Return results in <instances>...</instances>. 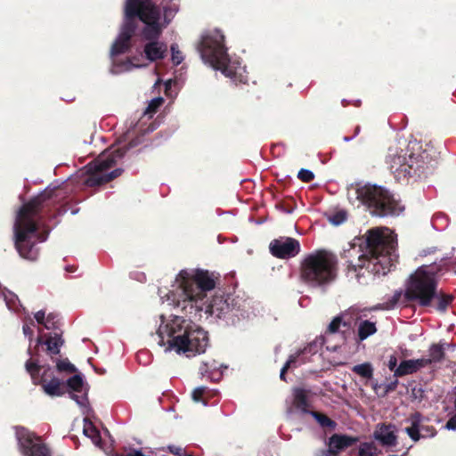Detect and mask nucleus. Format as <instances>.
<instances>
[{"instance_id":"49","label":"nucleus","mask_w":456,"mask_h":456,"mask_svg":"<svg viewBox=\"0 0 456 456\" xmlns=\"http://www.w3.org/2000/svg\"><path fill=\"white\" fill-rule=\"evenodd\" d=\"M79 209L78 208H76V209H72L71 210V215H77L78 213Z\"/></svg>"},{"instance_id":"15","label":"nucleus","mask_w":456,"mask_h":456,"mask_svg":"<svg viewBox=\"0 0 456 456\" xmlns=\"http://www.w3.org/2000/svg\"><path fill=\"white\" fill-rule=\"evenodd\" d=\"M27 371L30 374L34 384H40L44 393L51 397H59L64 395V383L61 379L56 377H53L47 380L44 375L42 377H37L40 372V367L37 363L31 361H28L25 364Z\"/></svg>"},{"instance_id":"38","label":"nucleus","mask_w":456,"mask_h":456,"mask_svg":"<svg viewBox=\"0 0 456 456\" xmlns=\"http://www.w3.org/2000/svg\"><path fill=\"white\" fill-rule=\"evenodd\" d=\"M328 220L334 225H340L346 220V213L345 211H338L329 216Z\"/></svg>"},{"instance_id":"18","label":"nucleus","mask_w":456,"mask_h":456,"mask_svg":"<svg viewBox=\"0 0 456 456\" xmlns=\"http://www.w3.org/2000/svg\"><path fill=\"white\" fill-rule=\"evenodd\" d=\"M69 388V397L80 407L83 413L89 411L87 388L81 374H76L67 380Z\"/></svg>"},{"instance_id":"6","label":"nucleus","mask_w":456,"mask_h":456,"mask_svg":"<svg viewBox=\"0 0 456 456\" xmlns=\"http://www.w3.org/2000/svg\"><path fill=\"white\" fill-rule=\"evenodd\" d=\"M416 141L409 142L406 149L389 148L387 164L398 181L408 176L426 177L431 174L436 165V151L433 148L421 150Z\"/></svg>"},{"instance_id":"45","label":"nucleus","mask_w":456,"mask_h":456,"mask_svg":"<svg viewBox=\"0 0 456 456\" xmlns=\"http://www.w3.org/2000/svg\"><path fill=\"white\" fill-rule=\"evenodd\" d=\"M34 318H35V321L38 324H42L43 325V323L45 322V318H46L45 312L44 310H40V311L37 312L34 314Z\"/></svg>"},{"instance_id":"41","label":"nucleus","mask_w":456,"mask_h":456,"mask_svg":"<svg viewBox=\"0 0 456 456\" xmlns=\"http://www.w3.org/2000/svg\"><path fill=\"white\" fill-rule=\"evenodd\" d=\"M55 318L56 316L53 314H49L46 318H45V322L43 323V326L46 329V330H53V329H55L56 327V321H55Z\"/></svg>"},{"instance_id":"36","label":"nucleus","mask_w":456,"mask_h":456,"mask_svg":"<svg viewBox=\"0 0 456 456\" xmlns=\"http://www.w3.org/2000/svg\"><path fill=\"white\" fill-rule=\"evenodd\" d=\"M171 61L174 65L178 66L184 60L183 53L180 51L177 44L174 43L170 45Z\"/></svg>"},{"instance_id":"8","label":"nucleus","mask_w":456,"mask_h":456,"mask_svg":"<svg viewBox=\"0 0 456 456\" xmlns=\"http://www.w3.org/2000/svg\"><path fill=\"white\" fill-rule=\"evenodd\" d=\"M137 125V122L130 120L126 125V131L118 139V144L103 151L93 163L87 166L88 172L90 173L89 177L86 179L87 185H100L121 175L123 169L120 167L115 168L110 172L108 170L121 160L128 150L141 143V140L135 138L132 139L127 144H122L130 139L131 134L135 130Z\"/></svg>"},{"instance_id":"47","label":"nucleus","mask_w":456,"mask_h":456,"mask_svg":"<svg viewBox=\"0 0 456 456\" xmlns=\"http://www.w3.org/2000/svg\"><path fill=\"white\" fill-rule=\"evenodd\" d=\"M168 449H169L170 452H172L173 454L178 455V456H183V449L181 447L171 445V446H168ZM183 456H185V455H183Z\"/></svg>"},{"instance_id":"23","label":"nucleus","mask_w":456,"mask_h":456,"mask_svg":"<svg viewBox=\"0 0 456 456\" xmlns=\"http://www.w3.org/2000/svg\"><path fill=\"white\" fill-rule=\"evenodd\" d=\"M450 346L448 343L432 344L428 348V357H424L428 366L442 362L445 356V349Z\"/></svg>"},{"instance_id":"10","label":"nucleus","mask_w":456,"mask_h":456,"mask_svg":"<svg viewBox=\"0 0 456 456\" xmlns=\"http://www.w3.org/2000/svg\"><path fill=\"white\" fill-rule=\"evenodd\" d=\"M337 264L335 255L325 250L316 251L304 259L301 277L311 287H323L335 280Z\"/></svg>"},{"instance_id":"3","label":"nucleus","mask_w":456,"mask_h":456,"mask_svg":"<svg viewBox=\"0 0 456 456\" xmlns=\"http://www.w3.org/2000/svg\"><path fill=\"white\" fill-rule=\"evenodd\" d=\"M217 276L204 269H183L179 272L171 289L165 295L159 290L162 303L181 308L192 314V310H202L207 293L215 289Z\"/></svg>"},{"instance_id":"48","label":"nucleus","mask_w":456,"mask_h":456,"mask_svg":"<svg viewBox=\"0 0 456 456\" xmlns=\"http://www.w3.org/2000/svg\"><path fill=\"white\" fill-rule=\"evenodd\" d=\"M381 387H382V385H380V384H378V383L373 384V389H374V391H375L377 394H379V389Z\"/></svg>"},{"instance_id":"24","label":"nucleus","mask_w":456,"mask_h":456,"mask_svg":"<svg viewBox=\"0 0 456 456\" xmlns=\"http://www.w3.org/2000/svg\"><path fill=\"white\" fill-rule=\"evenodd\" d=\"M220 367L215 360L203 362L200 367V373L203 377H208L211 380H218L221 379L222 372L219 371Z\"/></svg>"},{"instance_id":"17","label":"nucleus","mask_w":456,"mask_h":456,"mask_svg":"<svg viewBox=\"0 0 456 456\" xmlns=\"http://www.w3.org/2000/svg\"><path fill=\"white\" fill-rule=\"evenodd\" d=\"M0 297H3L9 310L18 312L21 309L23 311L25 314L22 327L23 334L31 340L33 336L31 326H34V321L31 319L28 312L20 305L18 296L5 288H0Z\"/></svg>"},{"instance_id":"2","label":"nucleus","mask_w":456,"mask_h":456,"mask_svg":"<svg viewBox=\"0 0 456 456\" xmlns=\"http://www.w3.org/2000/svg\"><path fill=\"white\" fill-rule=\"evenodd\" d=\"M129 4L133 10L129 21L136 25L135 19L138 18L144 24L142 37L147 41L143 45L145 58L151 62L163 60L167 53V45L159 38L178 12V6L165 5L161 10L150 0H126L124 19H126Z\"/></svg>"},{"instance_id":"44","label":"nucleus","mask_w":456,"mask_h":456,"mask_svg":"<svg viewBox=\"0 0 456 456\" xmlns=\"http://www.w3.org/2000/svg\"><path fill=\"white\" fill-rule=\"evenodd\" d=\"M444 428L447 430L456 431V414L452 416L446 422Z\"/></svg>"},{"instance_id":"14","label":"nucleus","mask_w":456,"mask_h":456,"mask_svg":"<svg viewBox=\"0 0 456 456\" xmlns=\"http://www.w3.org/2000/svg\"><path fill=\"white\" fill-rule=\"evenodd\" d=\"M15 437L23 456H51L50 449L41 438L23 427H15Z\"/></svg>"},{"instance_id":"25","label":"nucleus","mask_w":456,"mask_h":456,"mask_svg":"<svg viewBox=\"0 0 456 456\" xmlns=\"http://www.w3.org/2000/svg\"><path fill=\"white\" fill-rule=\"evenodd\" d=\"M293 405L299 411H301L304 413H307V407H308V397H307V391L297 387L293 389Z\"/></svg>"},{"instance_id":"51","label":"nucleus","mask_w":456,"mask_h":456,"mask_svg":"<svg viewBox=\"0 0 456 456\" xmlns=\"http://www.w3.org/2000/svg\"><path fill=\"white\" fill-rule=\"evenodd\" d=\"M351 139H352V138H349V137H344V140H345L346 142H349Z\"/></svg>"},{"instance_id":"20","label":"nucleus","mask_w":456,"mask_h":456,"mask_svg":"<svg viewBox=\"0 0 456 456\" xmlns=\"http://www.w3.org/2000/svg\"><path fill=\"white\" fill-rule=\"evenodd\" d=\"M356 441L357 438L347 435L334 434L329 438L327 449L317 451L315 456H336L341 451L353 445Z\"/></svg>"},{"instance_id":"26","label":"nucleus","mask_w":456,"mask_h":456,"mask_svg":"<svg viewBox=\"0 0 456 456\" xmlns=\"http://www.w3.org/2000/svg\"><path fill=\"white\" fill-rule=\"evenodd\" d=\"M377 331L374 322L370 321H363L358 327V337L360 340H364Z\"/></svg>"},{"instance_id":"7","label":"nucleus","mask_w":456,"mask_h":456,"mask_svg":"<svg viewBox=\"0 0 456 456\" xmlns=\"http://www.w3.org/2000/svg\"><path fill=\"white\" fill-rule=\"evenodd\" d=\"M197 50L205 64L216 70H220L235 83L246 82L245 67L237 58H231L227 54L224 36L221 30L215 28L205 32L201 36Z\"/></svg>"},{"instance_id":"27","label":"nucleus","mask_w":456,"mask_h":456,"mask_svg":"<svg viewBox=\"0 0 456 456\" xmlns=\"http://www.w3.org/2000/svg\"><path fill=\"white\" fill-rule=\"evenodd\" d=\"M45 344L47 346V351L53 354L60 353V347L63 345V340L60 334L54 333L51 335Z\"/></svg>"},{"instance_id":"35","label":"nucleus","mask_w":456,"mask_h":456,"mask_svg":"<svg viewBox=\"0 0 456 456\" xmlns=\"http://www.w3.org/2000/svg\"><path fill=\"white\" fill-rule=\"evenodd\" d=\"M310 414L317 420V422L323 428H334L336 427V422L330 419L324 414L318 413L316 411H311Z\"/></svg>"},{"instance_id":"1","label":"nucleus","mask_w":456,"mask_h":456,"mask_svg":"<svg viewBox=\"0 0 456 456\" xmlns=\"http://www.w3.org/2000/svg\"><path fill=\"white\" fill-rule=\"evenodd\" d=\"M366 250L359 256V248L353 246L345 251V257L357 256V263L348 260L347 276L361 282L360 271L365 269L373 275H385L397 261L396 235L387 227L370 229L365 235Z\"/></svg>"},{"instance_id":"9","label":"nucleus","mask_w":456,"mask_h":456,"mask_svg":"<svg viewBox=\"0 0 456 456\" xmlns=\"http://www.w3.org/2000/svg\"><path fill=\"white\" fill-rule=\"evenodd\" d=\"M347 198L354 207L363 206L372 216L379 217L396 216L404 209L394 195L376 184L351 185Z\"/></svg>"},{"instance_id":"5","label":"nucleus","mask_w":456,"mask_h":456,"mask_svg":"<svg viewBox=\"0 0 456 456\" xmlns=\"http://www.w3.org/2000/svg\"><path fill=\"white\" fill-rule=\"evenodd\" d=\"M53 190L46 188L37 196L24 204L17 212L13 224L14 243L20 256L30 261L37 258V243L46 240V234L38 232L36 216L43 203L52 197Z\"/></svg>"},{"instance_id":"31","label":"nucleus","mask_w":456,"mask_h":456,"mask_svg":"<svg viewBox=\"0 0 456 456\" xmlns=\"http://www.w3.org/2000/svg\"><path fill=\"white\" fill-rule=\"evenodd\" d=\"M359 456H378V447L373 442L361 444Z\"/></svg>"},{"instance_id":"40","label":"nucleus","mask_w":456,"mask_h":456,"mask_svg":"<svg viewBox=\"0 0 456 456\" xmlns=\"http://www.w3.org/2000/svg\"><path fill=\"white\" fill-rule=\"evenodd\" d=\"M297 177L303 182H311L314 178V173L305 168H301L297 174Z\"/></svg>"},{"instance_id":"13","label":"nucleus","mask_w":456,"mask_h":456,"mask_svg":"<svg viewBox=\"0 0 456 456\" xmlns=\"http://www.w3.org/2000/svg\"><path fill=\"white\" fill-rule=\"evenodd\" d=\"M202 310H192V314L204 312L207 318L215 321H223L227 325H236L245 319L246 311L235 298L216 295L210 300H203Z\"/></svg>"},{"instance_id":"42","label":"nucleus","mask_w":456,"mask_h":456,"mask_svg":"<svg viewBox=\"0 0 456 456\" xmlns=\"http://www.w3.org/2000/svg\"><path fill=\"white\" fill-rule=\"evenodd\" d=\"M402 297L401 291H396L389 303H387L386 306L381 307L382 309H390L395 306Z\"/></svg>"},{"instance_id":"4","label":"nucleus","mask_w":456,"mask_h":456,"mask_svg":"<svg viewBox=\"0 0 456 456\" xmlns=\"http://www.w3.org/2000/svg\"><path fill=\"white\" fill-rule=\"evenodd\" d=\"M159 318L160 323L156 333L157 343L164 347V352H175L191 357L206 351L208 338L202 328L178 315L168 320L164 315Z\"/></svg>"},{"instance_id":"28","label":"nucleus","mask_w":456,"mask_h":456,"mask_svg":"<svg viewBox=\"0 0 456 456\" xmlns=\"http://www.w3.org/2000/svg\"><path fill=\"white\" fill-rule=\"evenodd\" d=\"M84 421L85 426L83 432L85 436L89 437L94 443V444H95L96 446H100L102 439L99 432L95 429V428L92 425L91 422L87 421V419H85Z\"/></svg>"},{"instance_id":"21","label":"nucleus","mask_w":456,"mask_h":456,"mask_svg":"<svg viewBox=\"0 0 456 456\" xmlns=\"http://www.w3.org/2000/svg\"><path fill=\"white\" fill-rule=\"evenodd\" d=\"M373 437L384 447H394L397 444L396 428L392 424L379 423L376 426Z\"/></svg>"},{"instance_id":"34","label":"nucleus","mask_w":456,"mask_h":456,"mask_svg":"<svg viewBox=\"0 0 456 456\" xmlns=\"http://www.w3.org/2000/svg\"><path fill=\"white\" fill-rule=\"evenodd\" d=\"M342 326L346 327V322L342 320L341 316H336L328 326L327 336L338 333Z\"/></svg>"},{"instance_id":"32","label":"nucleus","mask_w":456,"mask_h":456,"mask_svg":"<svg viewBox=\"0 0 456 456\" xmlns=\"http://www.w3.org/2000/svg\"><path fill=\"white\" fill-rule=\"evenodd\" d=\"M164 102V99L162 97H156L150 101L147 108L145 109L142 116H149L150 118L156 113L159 108Z\"/></svg>"},{"instance_id":"11","label":"nucleus","mask_w":456,"mask_h":456,"mask_svg":"<svg viewBox=\"0 0 456 456\" xmlns=\"http://www.w3.org/2000/svg\"><path fill=\"white\" fill-rule=\"evenodd\" d=\"M404 296L421 306L430 305L437 296V281L433 265H421L408 278Z\"/></svg>"},{"instance_id":"37","label":"nucleus","mask_w":456,"mask_h":456,"mask_svg":"<svg viewBox=\"0 0 456 456\" xmlns=\"http://www.w3.org/2000/svg\"><path fill=\"white\" fill-rule=\"evenodd\" d=\"M208 392V387L205 386H200L196 387L191 393V398L195 403H202L204 406L207 405V401L205 400V395Z\"/></svg>"},{"instance_id":"19","label":"nucleus","mask_w":456,"mask_h":456,"mask_svg":"<svg viewBox=\"0 0 456 456\" xmlns=\"http://www.w3.org/2000/svg\"><path fill=\"white\" fill-rule=\"evenodd\" d=\"M270 252L278 258H290L300 251L299 242L290 237H281L270 243Z\"/></svg>"},{"instance_id":"33","label":"nucleus","mask_w":456,"mask_h":456,"mask_svg":"<svg viewBox=\"0 0 456 456\" xmlns=\"http://www.w3.org/2000/svg\"><path fill=\"white\" fill-rule=\"evenodd\" d=\"M434 299L437 300L436 309L440 312H444L448 305L452 303V296L437 292V296H436Z\"/></svg>"},{"instance_id":"16","label":"nucleus","mask_w":456,"mask_h":456,"mask_svg":"<svg viewBox=\"0 0 456 456\" xmlns=\"http://www.w3.org/2000/svg\"><path fill=\"white\" fill-rule=\"evenodd\" d=\"M425 419L424 416L418 411L411 414L406 419L410 426L404 428V432L415 443L420 439L434 437L436 435L433 426L424 424Z\"/></svg>"},{"instance_id":"43","label":"nucleus","mask_w":456,"mask_h":456,"mask_svg":"<svg viewBox=\"0 0 456 456\" xmlns=\"http://www.w3.org/2000/svg\"><path fill=\"white\" fill-rule=\"evenodd\" d=\"M397 384H398L397 379H395L394 381H391V382L386 384L385 385V388H384V392H383V394L381 395L385 396L389 392L394 391L396 388Z\"/></svg>"},{"instance_id":"39","label":"nucleus","mask_w":456,"mask_h":456,"mask_svg":"<svg viewBox=\"0 0 456 456\" xmlns=\"http://www.w3.org/2000/svg\"><path fill=\"white\" fill-rule=\"evenodd\" d=\"M56 367L59 371H65L68 373H73L77 370L75 365L69 362L67 359L59 361Z\"/></svg>"},{"instance_id":"46","label":"nucleus","mask_w":456,"mask_h":456,"mask_svg":"<svg viewBox=\"0 0 456 456\" xmlns=\"http://www.w3.org/2000/svg\"><path fill=\"white\" fill-rule=\"evenodd\" d=\"M387 366L390 370L395 372V370L398 367L397 366V358L395 355H391L389 357Z\"/></svg>"},{"instance_id":"22","label":"nucleus","mask_w":456,"mask_h":456,"mask_svg":"<svg viewBox=\"0 0 456 456\" xmlns=\"http://www.w3.org/2000/svg\"><path fill=\"white\" fill-rule=\"evenodd\" d=\"M428 367L425 358L404 360L400 362L395 370V377H402L417 372L418 370Z\"/></svg>"},{"instance_id":"12","label":"nucleus","mask_w":456,"mask_h":456,"mask_svg":"<svg viewBox=\"0 0 456 456\" xmlns=\"http://www.w3.org/2000/svg\"><path fill=\"white\" fill-rule=\"evenodd\" d=\"M132 12L133 10L129 5L126 11V19H124L120 31L110 48V56L111 60V66L110 70L114 75L128 72L134 69L143 68L146 66L135 64L128 58L121 60L118 57V55L128 52L131 47V38L136 28V25L132 24L129 21V16Z\"/></svg>"},{"instance_id":"30","label":"nucleus","mask_w":456,"mask_h":456,"mask_svg":"<svg viewBox=\"0 0 456 456\" xmlns=\"http://www.w3.org/2000/svg\"><path fill=\"white\" fill-rule=\"evenodd\" d=\"M306 351H307V348L305 347L302 351H298L295 354H292L289 356V358L287 360L286 363L281 370V373H280L281 379L285 380V373H286L287 370L289 368H290L291 366H293L297 362V359L301 355L305 354Z\"/></svg>"},{"instance_id":"29","label":"nucleus","mask_w":456,"mask_h":456,"mask_svg":"<svg viewBox=\"0 0 456 456\" xmlns=\"http://www.w3.org/2000/svg\"><path fill=\"white\" fill-rule=\"evenodd\" d=\"M352 370L359 376L366 379H370L373 375V368L369 362L354 365L352 368Z\"/></svg>"},{"instance_id":"50","label":"nucleus","mask_w":456,"mask_h":456,"mask_svg":"<svg viewBox=\"0 0 456 456\" xmlns=\"http://www.w3.org/2000/svg\"><path fill=\"white\" fill-rule=\"evenodd\" d=\"M37 343H38V344H42V343H43V341H42V338H37Z\"/></svg>"}]
</instances>
